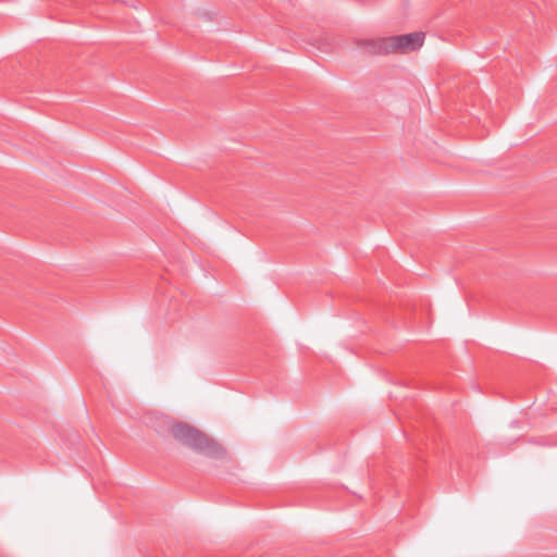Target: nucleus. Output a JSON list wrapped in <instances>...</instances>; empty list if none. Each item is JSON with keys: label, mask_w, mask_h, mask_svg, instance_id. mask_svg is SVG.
I'll use <instances>...</instances> for the list:
<instances>
[{"label": "nucleus", "mask_w": 557, "mask_h": 557, "mask_svg": "<svg viewBox=\"0 0 557 557\" xmlns=\"http://www.w3.org/2000/svg\"><path fill=\"white\" fill-rule=\"evenodd\" d=\"M392 53H408L418 50L424 41V34L414 32L405 35L391 36Z\"/></svg>", "instance_id": "obj_2"}, {"label": "nucleus", "mask_w": 557, "mask_h": 557, "mask_svg": "<svg viewBox=\"0 0 557 557\" xmlns=\"http://www.w3.org/2000/svg\"><path fill=\"white\" fill-rule=\"evenodd\" d=\"M357 45L368 54L385 55L392 53L389 37L360 40L357 42Z\"/></svg>", "instance_id": "obj_3"}, {"label": "nucleus", "mask_w": 557, "mask_h": 557, "mask_svg": "<svg viewBox=\"0 0 557 557\" xmlns=\"http://www.w3.org/2000/svg\"><path fill=\"white\" fill-rule=\"evenodd\" d=\"M152 428L160 437L173 438L183 446L209 458L224 459L227 455L226 449L215 440L197 428L186 422L176 421L169 416L156 417Z\"/></svg>", "instance_id": "obj_1"}]
</instances>
